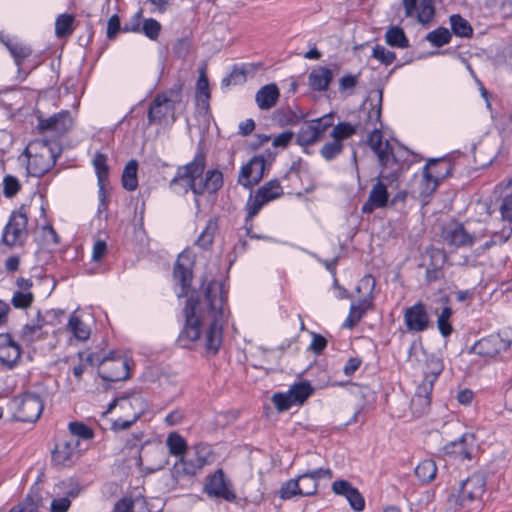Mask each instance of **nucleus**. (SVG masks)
<instances>
[{"mask_svg": "<svg viewBox=\"0 0 512 512\" xmlns=\"http://www.w3.org/2000/svg\"><path fill=\"white\" fill-rule=\"evenodd\" d=\"M195 99L197 105L205 112L209 111V101L211 99V91L209 87V80L206 75L205 69L199 71V76L195 87Z\"/></svg>", "mask_w": 512, "mask_h": 512, "instance_id": "nucleus-30", "label": "nucleus"}, {"mask_svg": "<svg viewBox=\"0 0 512 512\" xmlns=\"http://www.w3.org/2000/svg\"><path fill=\"white\" fill-rule=\"evenodd\" d=\"M300 484V496H312L316 494L318 483L315 482L308 474L303 473L298 476Z\"/></svg>", "mask_w": 512, "mask_h": 512, "instance_id": "nucleus-58", "label": "nucleus"}, {"mask_svg": "<svg viewBox=\"0 0 512 512\" xmlns=\"http://www.w3.org/2000/svg\"><path fill=\"white\" fill-rule=\"evenodd\" d=\"M283 193V188L278 179H272L259 187L254 197L250 196L247 201L246 221L252 220L265 204L281 197Z\"/></svg>", "mask_w": 512, "mask_h": 512, "instance_id": "nucleus-11", "label": "nucleus"}, {"mask_svg": "<svg viewBox=\"0 0 512 512\" xmlns=\"http://www.w3.org/2000/svg\"><path fill=\"white\" fill-rule=\"evenodd\" d=\"M161 24L154 18L145 19L141 26L142 32L150 40H157L161 32Z\"/></svg>", "mask_w": 512, "mask_h": 512, "instance_id": "nucleus-55", "label": "nucleus"}, {"mask_svg": "<svg viewBox=\"0 0 512 512\" xmlns=\"http://www.w3.org/2000/svg\"><path fill=\"white\" fill-rule=\"evenodd\" d=\"M371 150L377 155L380 166L383 169H392L389 175H380L384 179L394 180L398 176L400 165L396 159L389 141L383 142V135L379 128L374 127L367 140Z\"/></svg>", "mask_w": 512, "mask_h": 512, "instance_id": "nucleus-5", "label": "nucleus"}, {"mask_svg": "<svg viewBox=\"0 0 512 512\" xmlns=\"http://www.w3.org/2000/svg\"><path fill=\"white\" fill-rule=\"evenodd\" d=\"M452 35L445 27H439L426 35V40L435 47H442L451 41Z\"/></svg>", "mask_w": 512, "mask_h": 512, "instance_id": "nucleus-49", "label": "nucleus"}, {"mask_svg": "<svg viewBox=\"0 0 512 512\" xmlns=\"http://www.w3.org/2000/svg\"><path fill=\"white\" fill-rule=\"evenodd\" d=\"M444 369V364L441 358L431 355L426 359L424 377L421 383L434 387V383L440 376Z\"/></svg>", "mask_w": 512, "mask_h": 512, "instance_id": "nucleus-32", "label": "nucleus"}, {"mask_svg": "<svg viewBox=\"0 0 512 512\" xmlns=\"http://www.w3.org/2000/svg\"><path fill=\"white\" fill-rule=\"evenodd\" d=\"M375 288V279L372 275H365L359 282L356 290L358 292L361 289L368 290V295L360 299L357 304L352 303L351 306L356 307V311L363 317L365 313L373 306V290Z\"/></svg>", "mask_w": 512, "mask_h": 512, "instance_id": "nucleus-29", "label": "nucleus"}, {"mask_svg": "<svg viewBox=\"0 0 512 512\" xmlns=\"http://www.w3.org/2000/svg\"><path fill=\"white\" fill-rule=\"evenodd\" d=\"M487 476L484 471H475L462 480L451 498L454 504L462 508L479 507L486 491Z\"/></svg>", "mask_w": 512, "mask_h": 512, "instance_id": "nucleus-4", "label": "nucleus"}, {"mask_svg": "<svg viewBox=\"0 0 512 512\" xmlns=\"http://www.w3.org/2000/svg\"><path fill=\"white\" fill-rule=\"evenodd\" d=\"M34 296L31 292L16 291L11 299L12 305L17 309H26L33 303Z\"/></svg>", "mask_w": 512, "mask_h": 512, "instance_id": "nucleus-62", "label": "nucleus"}, {"mask_svg": "<svg viewBox=\"0 0 512 512\" xmlns=\"http://www.w3.org/2000/svg\"><path fill=\"white\" fill-rule=\"evenodd\" d=\"M227 295L223 284L216 280L209 281L203 293L192 290L183 310L185 324L177 343L182 348H189L200 338L202 328L207 325L205 334L206 352L217 354L222 343V324L224 304Z\"/></svg>", "mask_w": 512, "mask_h": 512, "instance_id": "nucleus-1", "label": "nucleus"}, {"mask_svg": "<svg viewBox=\"0 0 512 512\" xmlns=\"http://www.w3.org/2000/svg\"><path fill=\"white\" fill-rule=\"evenodd\" d=\"M21 347L9 333L0 334V362L12 368L21 356Z\"/></svg>", "mask_w": 512, "mask_h": 512, "instance_id": "nucleus-25", "label": "nucleus"}, {"mask_svg": "<svg viewBox=\"0 0 512 512\" xmlns=\"http://www.w3.org/2000/svg\"><path fill=\"white\" fill-rule=\"evenodd\" d=\"M417 1L418 0H402L405 15L407 17L416 16L419 23L427 24L435 15L433 0H420L419 7H417Z\"/></svg>", "mask_w": 512, "mask_h": 512, "instance_id": "nucleus-23", "label": "nucleus"}, {"mask_svg": "<svg viewBox=\"0 0 512 512\" xmlns=\"http://www.w3.org/2000/svg\"><path fill=\"white\" fill-rule=\"evenodd\" d=\"M166 445L171 455L181 457L187 451V443L185 439L177 432H171L167 439Z\"/></svg>", "mask_w": 512, "mask_h": 512, "instance_id": "nucleus-43", "label": "nucleus"}, {"mask_svg": "<svg viewBox=\"0 0 512 512\" xmlns=\"http://www.w3.org/2000/svg\"><path fill=\"white\" fill-rule=\"evenodd\" d=\"M206 158L204 150L198 147L192 161L177 167L174 177L169 182V188L173 192L183 195L194 190L197 179L204 174Z\"/></svg>", "mask_w": 512, "mask_h": 512, "instance_id": "nucleus-3", "label": "nucleus"}, {"mask_svg": "<svg viewBox=\"0 0 512 512\" xmlns=\"http://www.w3.org/2000/svg\"><path fill=\"white\" fill-rule=\"evenodd\" d=\"M203 492L210 498L223 499L227 502H234L237 499L233 484L222 468L206 476Z\"/></svg>", "mask_w": 512, "mask_h": 512, "instance_id": "nucleus-9", "label": "nucleus"}, {"mask_svg": "<svg viewBox=\"0 0 512 512\" xmlns=\"http://www.w3.org/2000/svg\"><path fill=\"white\" fill-rule=\"evenodd\" d=\"M343 147V143L333 140L323 145L320 149V154L325 160L332 161L342 153Z\"/></svg>", "mask_w": 512, "mask_h": 512, "instance_id": "nucleus-59", "label": "nucleus"}, {"mask_svg": "<svg viewBox=\"0 0 512 512\" xmlns=\"http://www.w3.org/2000/svg\"><path fill=\"white\" fill-rule=\"evenodd\" d=\"M450 25L452 33L455 36L470 38L473 35V28L471 24L460 14H453L450 16Z\"/></svg>", "mask_w": 512, "mask_h": 512, "instance_id": "nucleus-38", "label": "nucleus"}, {"mask_svg": "<svg viewBox=\"0 0 512 512\" xmlns=\"http://www.w3.org/2000/svg\"><path fill=\"white\" fill-rule=\"evenodd\" d=\"M1 42L4 44L14 59V62L17 66L18 77L22 80H25L30 71L35 68V66H33L29 71H26L23 68L24 61L32 55V48L27 44L8 37L2 38Z\"/></svg>", "mask_w": 512, "mask_h": 512, "instance_id": "nucleus-20", "label": "nucleus"}, {"mask_svg": "<svg viewBox=\"0 0 512 512\" xmlns=\"http://www.w3.org/2000/svg\"><path fill=\"white\" fill-rule=\"evenodd\" d=\"M266 160L263 155H256L252 157L248 163L242 166L238 184L246 189H252L260 183L264 177Z\"/></svg>", "mask_w": 512, "mask_h": 512, "instance_id": "nucleus-15", "label": "nucleus"}, {"mask_svg": "<svg viewBox=\"0 0 512 512\" xmlns=\"http://www.w3.org/2000/svg\"><path fill=\"white\" fill-rule=\"evenodd\" d=\"M369 98L371 100L372 109L368 113V119L376 124L380 122L381 118L383 91L378 89L372 92Z\"/></svg>", "mask_w": 512, "mask_h": 512, "instance_id": "nucleus-51", "label": "nucleus"}, {"mask_svg": "<svg viewBox=\"0 0 512 512\" xmlns=\"http://www.w3.org/2000/svg\"><path fill=\"white\" fill-rule=\"evenodd\" d=\"M440 236L446 245L454 248L470 247L475 242V236L458 221H451L444 225Z\"/></svg>", "mask_w": 512, "mask_h": 512, "instance_id": "nucleus-14", "label": "nucleus"}, {"mask_svg": "<svg viewBox=\"0 0 512 512\" xmlns=\"http://www.w3.org/2000/svg\"><path fill=\"white\" fill-rule=\"evenodd\" d=\"M303 115L298 114L290 108L279 109L275 112V118L280 125H296L300 122Z\"/></svg>", "mask_w": 512, "mask_h": 512, "instance_id": "nucleus-54", "label": "nucleus"}, {"mask_svg": "<svg viewBox=\"0 0 512 512\" xmlns=\"http://www.w3.org/2000/svg\"><path fill=\"white\" fill-rule=\"evenodd\" d=\"M453 170V164L445 158H432L423 167L424 192H434L440 182L449 177Z\"/></svg>", "mask_w": 512, "mask_h": 512, "instance_id": "nucleus-10", "label": "nucleus"}, {"mask_svg": "<svg viewBox=\"0 0 512 512\" xmlns=\"http://www.w3.org/2000/svg\"><path fill=\"white\" fill-rule=\"evenodd\" d=\"M476 446V437L473 433H464L460 438L443 446L445 455L460 460H471Z\"/></svg>", "mask_w": 512, "mask_h": 512, "instance_id": "nucleus-17", "label": "nucleus"}, {"mask_svg": "<svg viewBox=\"0 0 512 512\" xmlns=\"http://www.w3.org/2000/svg\"><path fill=\"white\" fill-rule=\"evenodd\" d=\"M68 329L72 332L75 338L85 341L90 336L89 327L77 316L71 315L68 321Z\"/></svg>", "mask_w": 512, "mask_h": 512, "instance_id": "nucleus-46", "label": "nucleus"}, {"mask_svg": "<svg viewBox=\"0 0 512 512\" xmlns=\"http://www.w3.org/2000/svg\"><path fill=\"white\" fill-rule=\"evenodd\" d=\"M272 402L277 408L278 411H286L289 410L293 405H295L294 401L292 400V397L290 396L289 391L286 393H275L272 396Z\"/></svg>", "mask_w": 512, "mask_h": 512, "instance_id": "nucleus-63", "label": "nucleus"}, {"mask_svg": "<svg viewBox=\"0 0 512 512\" xmlns=\"http://www.w3.org/2000/svg\"><path fill=\"white\" fill-rule=\"evenodd\" d=\"M184 83L177 80L169 89L157 94L159 98H164L166 109L174 111L176 106L181 103L183 97Z\"/></svg>", "mask_w": 512, "mask_h": 512, "instance_id": "nucleus-33", "label": "nucleus"}, {"mask_svg": "<svg viewBox=\"0 0 512 512\" xmlns=\"http://www.w3.org/2000/svg\"><path fill=\"white\" fill-rule=\"evenodd\" d=\"M280 97L279 88L275 83L262 86L255 95V102L260 110H270L278 102Z\"/></svg>", "mask_w": 512, "mask_h": 512, "instance_id": "nucleus-28", "label": "nucleus"}, {"mask_svg": "<svg viewBox=\"0 0 512 512\" xmlns=\"http://www.w3.org/2000/svg\"><path fill=\"white\" fill-rule=\"evenodd\" d=\"M415 475L423 484L432 482L437 475V466L434 460L421 461L415 468Z\"/></svg>", "mask_w": 512, "mask_h": 512, "instance_id": "nucleus-37", "label": "nucleus"}, {"mask_svg": "<svg viewBox=\"0 0 512 512\" xmlns=\"http://www.w3.org/2000/svg\"><path fill=\"white\" fill-rule=\"evenodd\" d=\"M288 391L296 405L303 404L312 395L314 389L309 382H299L291 385Z\"/></svg>", "mask_w": 512, "mask_h": 512, "instance_id": "nucleus-40", "label": "nucleus"}, {"mask_svg": "<svg viewBox=\"0 0 512 512\" xmlns=\"http://www.w3.org/2000/svg\"><path fill=\"white\" fill-rule=\"evenodd\" d=\"M332 491L336 495L346 498L350 507L356 511L361 512L365 508V499L359 490L354 487L349 481L339 479L332 483Z\"/></svg>", "mask_w": 512, "mask_h": 512, "instance_id": "nucleus-21", "label": "nucleus"}, {"mask_svg": "<svg viewBox=\"0 0 512 512\" xmlns=\"http://www.w3.org/2000/svg\"><path fill=\"white\" fill-rule=\"evenodd\" d=\"M357 130L354 125L349 122H340L333 127L330 136L333 140L342 143L343 140L356 134Z\"/></svg>", "mask_w": 512, "mask_h": 512, "instance_id": "nucleus-50", "label": "nucleus"}, {"mask_svg": "<svg viewBox=\"0 0 512 512\" xmlns=\"http://www.w3.org/2000/svg\"><path fill=\"white\" fill-rule=\"evenodd\" d=\"M138 162L135 159H131L127 162L124 167L122 174V186L127 191H134L138 187Z\"/></svg>", "mask_w": 512, "mask_h": 512, "instance_id": "nucleus-36", "label": "nucleus"}, {"mask_svg": "<svg viewBox=\"0 0 512 512\" xmlns=\"http://www.w3.org/2000/svg\"><path fill=\"white\" fill-rule=\"evenodd\" d=\"M80 443L75 437H64L52 450V463L59 468H68L74 465L80 456Z\"/></svg>", "mask_w": 512, "mask_h": 512, "instance_id": "nucleus-12", "label": "nucleus"}, {"mask_svg": "<svg viewBox=\"0 0 512 512\" xmlns=\"http://www.w3.org/2000/svg\"><path fill=\"white\" fill-rule=\"evenodd\" d=\"M511 346L512 340L505 339L498 333L478 340L470 351L480 356L494 357L507 351Z\"/></svg>", "mask_w": 512, "mask_h": 512, "instance_id": "nucleus-16", "label": "nucleus"}, {"mask_svg": "<svg viewBox=\"0 0 512 512\" xmlns=\"http://www.w3.org/2000/svg\"><path fill=\"white\" fill-rule=\"evenodd\" d=\"M218 230V220L217 218H210L204 230L200 233L198 238L195 241V245L201 248L202 250H209L213 244L215 234Z\"/></svg>", "mask_w": 512, "mask_h": 512, "instance_id": "nucleus-34", "label": "nucleus"}, {"mask_svg": "<svg viewBox=\"0 0 512 512\" xmlns=\"http://www.w3.org/2000/svg\"><path fill=\"white\" fill-rule=\"evenodd\" d=\"M389 203V193L386 185L382 181H378L370 190L367 201L362 206V212L365 214L372 213L375 209L384 208Z\"/></svg>", "mask_w": 512, "mask_h": 512, "instance_id": "nucleus-26", "label": "nucleus"}, {"mask_svg": "<svg viewBox=\"0 0 512 512\" xmlns=\"http://www.w3.org/2000/svg\"><path fill=\"white\" fill-rule=\"evenodd\" d=\"M173 276L181 286V292L178 294V297L187 296L192 281L191 269L185 267L178 259L174 267Z\"/></svg>", "mask_w": 512, "mask_h": 512, "instance_id": "nucleus-35", "label": "nucleus"}, {"mask_svg": "<svg viewBox=\"0 0 512 512\" xmlns=\"http://www.w3.org/2000/svg\"><path fill=\"white\" fill-rule=\"evenodd\" d=\"M72 125L71 113L68 110H62L48 118L38 116L37 129L40 134L52 133L57 137H61L72 128Z\"/></svg>", "mask_w": 512, "mask_h": 512, "instance_id": "nucleus-13", "label": "nucleus"}, {"mask_svg": "<svg viewBox=\"0 0 512 512\" xmlns=\"http://www.w3.org/2000/svg\"><path fill=\"white\" fill-rule=\"evenodd\" d=\"M433 387L427 384L420 383L411 399V407L413 412L421 416L428 412L431 404V394Z\"/></svg>", "mask_w": 512, "mask_h": 512, "instance_id": "nucleus-27", "label": "nucleus"}, {"mask_svg": "<svg viewBox=\"0 0 512 512\" xmlns=\"http://www.w3.org/2000/svg\"><path fill=\"white\" fill-rule=\"evenodd\" d=\"M108 356V362L98 371L99 377L107 382L127 380L130 377L127 360L122 357L115 358L112 352Z\"/></svg>", "mask_w": 512, "mask_h": 512, "instance_id": "nucleus-18", "label": "nucleus"}, {"mask_svg": "<svg viewBox=\"0 0 512 512\" xmlns=\"http://www.w3.org/2000/svg\"><path fill=\"white\" fill-rule=\"evenodd\" d=\"M224 177L219 169H209L205 172L202 180L196 184L192 193L195 196H201L204 193L215 195L223 187Z\"/></svg>", "mask_w": 512, "mask_h": 512, "instance_id": "nucleus-24", "label": "nucleus"}, {"mask_svg": "<svg viewBox=\"0 0 512 512\" xmlns=\"http://www.w3.org/2000/svg\"><path fill=\"white\" fill-rule=\"evenodd\" d=\"M279 495L284 500L290 499L296 495H300V484L298 477L283 483L279 490Z\"/></svg>", "mask_w": 512, "mask_h": 512, "instance_id": "nucleus-60", "label": "nucleus"}, {"mask_svg": "<svg viewBox=\"0 0 512 512\" xmlns=\"http://www.w3.org/2000/svg\"><path fill=\"white\" fill-rule=\"evenodd\" d=\"M332 79V71L329 68L322 66L313 69L308 76L309 86L314 91L327 90Z\"/></svg>", "mask_w": 512, "mask_h": 512, "instance_id": "nucleus-31", "label": "nucleus"}, {"mask_svg": "<svg viewBox=\"0 0 512 512\" xmlns=\"http://www.w3.org/2000/svg\"><path fill=\"white\" fill-rule=\"evenodd\" d=\"M21 189V184L17 177L6 175L3 179V194L6 198L14 197Z\"/></svg>", "mask_w": 512, "mask_h": 512, "instance_id": "nucleus-61", "label": "nucleus"}, {"mask_svg": "<svg viewBox=\"0 0 512 512\" xmlns=\"http://www.w3.org/2000/svg\"><path fill=\"white\" fill-rule=\"evenodd\" d=\"M511 236V224L505 225L500 231L493 233L490 239L483 244L482 248L486 250L494 246H501L502 244L507 242Z\"/></svg>", "mask_w": 512, "mask_h": 512, "instance_id": "nucleus-47", "label": "nucleus"}, {"mask_svg": "<svg viewBox=\"0 0 512 512\" xmlns=\"http://www.w3.org/2000/svg\"><path fill=\"white\" fill-rule=\"evenodd\" d=\"M209 451L205 447L196 446L193 454L187 453L179 458L172 467L175 479L196 476L209 463Z\"/></svg>", "mask_w": 512, "mask_h": 512, "instance_id": "nucleus-7", "label": "nucleus"}, {"mask_svg": "<svg viewBox=\"0 0 512 512\" xmlns=\"http://www.w3.org/2000/svg\"><path fill=\"white\" fill-rule=\"evenodd\" d=\"M385 41L391 47L408 48L409 40L404 30L398 26H391L385 33Z\"/></svg>", "mask_w": 512, "mask_h": 512, "instance_id": "nucleus-39", "label": "nucleus"}, {"mask_svg": "<svg viewBox=\"0 0 512 512\" xmlns=\"http://www.w3.org/2000/svg\"><path fill=\"white\" fill-rule=\"evenodd\" d=\"M318 140L320 139L317 136L311 122L303 125L296 135V143L302 147L310 146L316 143Z\"/></svg>", "mask_w": 512, "mask_h": 512, "instance_id": "nucleus-45", "label": "nucleus"}, {"mask_svg": "<svg viewBox=\"0 0 512 512\" xmlns=\"http://www.w3.org/2000/svg\"><path fill=\"white\" fill-rule=\"evenodd\" d=\"M70 435L68 437H75L80 440H90L94 437L92 428L86 424L78 421L70 422L68 424Z\"/></svg>", "mask_w": 512, "mask_h": 512, "instance_id": "nucleus-48", "label": "nucleus"}, {"mask_svg": "<svg viewBox=\"0 0 512 512\" xmlns=\"http://www.w3.org/2000/svg\"><path fill=\"white\" fill-rule=\"evenodd\" d=\"M47 333L43 334L40 329V324L36 323L34 319L30 323L25 324L20 332L21 339L26 343H34L38 340L44 339Z\"/></svg>", "mask_w": 512, "mask_h": 512, "instance_id": "nucleus-42", "label": "nucleus"}, {"mask_svg": "<svg viewBox=\"0 0 512 512\" xmlns=\"http://www.w3.org/2000/svg\"><path fill=\"white\" fill-rule=\"evenodd\" d=\"M74 17L71 14H60L55 22V34L58 38L70 36L73 33Z\"/></svg>", "mask_w": 512, "mask_h": 512, "instance_id": "nucleus-44", "label": "nucleus"}, {"mask_svg": "<svg viewBox=\"0 0 512 512\" xmlns=\"http://www.w3.org/2000/svg\"><path fill=\"white\" fill-rule=\"evenodd\" d=\"M452 314H453V311H452L451 307L445 306L438 316L437 327H438L440 334L443 337L450 336L453 331V327L450 323V318H451Z\"/></svg>", "mask_w": 512, "mask_h": 512, "instance_id": "nucleus-53", "label": "nucleus"}, {"mask_svg": "<svg viewBox=\"0 0 512 512\" xmlns=\"http://www.w3.org/2000/svg\"><path fill=\"white\" fill-rule=\"evenodd\" d=\"M27 226V208L25 205H21L18 210L12 211L3 229L2 243L10 248L23 245L28 237Z\"/></svg>", "mask_w": 512, "mask_h": 512, "instance_id": "nucleus-6", "label": "nucleus"}, {"mask_svg": "<svg viewBox=\"0 0 512 512\" xmlns=\"http://www.w3.org/2000/svg\"><path fill=\"white\" fill-rule=\"evenodd\" d=\"M372 57L377 59L383 65H391L396 60V54L386 49L382 45H375L372 51Z\"/></svg>", "mask_w": 512, "mask_h": 512, "instance_id": "nucleus-56", "label": "nucleus"}, {"mask_svg": "<svg viewBox=\"0 0 512 512\" xmlns=\"http://www.w3.org/2000/svg\"><path fill=\"white\" fill-rule=\"evenodd\" d=\"M62 149L56 142L47 139L31 141L23 151L27 158L28 175L40 178L54 167Z\"/></svg>", "mask_w": 512, "mask_h": 512, "instance_id": "nucleus-2", "label": "nucleus"}, {"mask_svg": "<svg viewBox=\"0 0 512 512\" xmlns=\"http://www.w3.org/2000/svg\"><path fill=\"white\" fill-rule=\"evenodd\" d=\"M41 498L27 495L24 501L12 507L8 512H38Z\"/></svg>", "mask_w": 512, "mask_h": 512, "instance_id": "nucleus-57", "label": "nucleus"}, {"mask_svg": "<svg viewBox=\"0 0 512 512\" xmlns=\"http://www.w3.org/2000/svg\"><path fill=\"white\" fill-rule=\"evenodd\" d=\"M92 164L95 169L98 182L106 181L109 174L107 156L101 152H96L93 157Z\"/></svg>", "mask_w": 512, "mask_h": 512, "instance_id": "nucleus-52", "label": "nucleus"}, {"mask_svg": "<svg viewBox=\"0 0 512 512\" xmlns=\"http://www.w3.org/2000/svg\"><path fill=\"white\" fill-rule=\"evenodd\" d=\"M15 409L13 418L20 422H35L42 414L44 404L41 397L34 392H24L12 400Z\"/></svg>", "mask_w": 512, "mask_h": 512, "instance_id": "nucleus-8", "label": "nucleus"}, {"mask_svg": "<svg viewBox=\"0 0 512 512\" xmlns=\"http://www.w3.org/2000/svg\"><path fill=\"white\" fill-rule=\"evenodd\" d=\"M311 124L313 125L315 132L319 139L324 135V133L333 126V115L327 114L320 118L314 119L311 121Z\"/></svg>", "mask_w": 512, "mask_h": 512, "instance_id": "nucleus-64", "label": "nucleus"}, {"mask_svg": "<svg viewBox=\"0 0 512 512\" xmlns=\"http://www.w3.org/2000/svg\"><path fill=\"white\" fill-rule=\"evenodd\" d=\"M404 322L408 332L418 333L427 330L430 325V319L425 305L422 302H417L406 308Z\"/></svg>", "mask_w": 512, "mask_h": 512, "instance_id": "nucleus-19", "label": "nucleus"}, {"mask_svg": "<svg viewBox=\"0 0 512 512\" xmlns=\"http://www.w3.org/2000/svg\"><path fill=\"white\" fill-rule=\"evenodd\" d=\"M165 99L155 96L148 109V121L150 124L160 122L171 109H166Z\"/></svg>", "mask_w": 512, "mask_h": 512, "instance_id": "nucleus-41", "label": "nucleus"}, {"mask_svg": "<svg viewBox=\"0 0 512 512\" xmlns=\"http://www.w3.org/2000/svg\"><path fill=\"white\" fill-rule=\"evenodd\" d=\"M57 488L65 494L64 497L54 498L50 505L51 512H67L71 506V498H76L81 487L78 483L73 482L71 479L61 481Z\"/></svg>", "mask_w": 512, "mask_h": 512, "instance_id": "nucleus-22", "label": "nucleus"}]
</instances>
